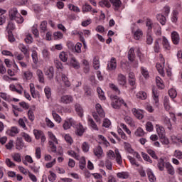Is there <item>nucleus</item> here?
Returning <instances> with one entry per match:
<instances>
[{
    "mask_svg": "<svg viewBox=\"0 0 182 182\" xmlns=\"http://www.w3.org/2000/svg\"><path fill=\"white\" fill-rule=\"evenodd\" d=\"M48 144L50 146V151L52 153H55L56 151V144H59V140L56 138V136L53 134V132H48Z\"/></svg>",
    "mask_w": 182,
    "mask_h": 182,
    "instance_id": "nucleus-1",
    "label": "nucleus"
},
{
    "mask_svg": "<svg viewBox=\"0 0 182 182\" xmlns=\"http://www.w3.org/2000/svg\"><path fill=\"white\" fill-rule=\"evenodd\" d=\"M111 105L113 109H119L122 107V105L125 106V107H127V104L124 102V100L122 98L119 97L117 95H111Z\"/></svg>",
    "mask_w": 182,
    "mask_h": 182,
    "instance_id": "nucleus-2",
    "label": "nucleus"
},
{
    "mask_svg": "<svg viewBox=\"0 0 182 182\" xmlns=\"http://www.w3.org/2000/svg\"><path fill=\"white\" fill-rule=\"evenodd\" d=\"M114 153H115V155H114ZM107 157L109 159V160H114V159H116V161L117 164H122V163H123L122 155L120 154V152L117 149L114 150V152L112 150H109L107 152Z\"/></svg>",
    "mask_w": 182,
    "mask_h": 182,
    "instance_id": "nucleus-3",
    "label": "nucleus"
},
{
    "mask_svg": "<svg viewBox=\"0 0 182 182\" xmlns=\"http://www.w3.org/2000/svg\"><path fill=\"white\" fill-rule=\"evenodd\" d=\"M132 113L139 120H141L143 117H144V111L142 109H139L136 108H133L132 109Z\"/></svg>",
    "mask_w": 182,
    "mask_h": 182,
    "instance_id": "nucleus-4",
    "label": "nucleus"
},
{
    "mask_svg": "<svg viewBox=\"0 0 182 182\" xmlns=\"http://www.w3.org/2000/svg\"><path fill=\"white\" fill-rule=\"evenodd\" d=\"M60 103H64V105H70V103H73V97L71 95H63L60 99Z\"/></svg>",
    "mask_w": 182,
    "mask_h": 182,
    "instance_id": "nucleus-5",
    "label": "nucleus"
},
{
    "mask_svg": "<svg viewBox=\"0 0 182 182\" xmlns=\"http://www.w3.org/2000/svg\"><path fill=\"white\" fill-rule=\"evenodd\" d=\"M29 87L32 97L33 99H38V97H39L40 96V94L39 91H36V90L35 89V85L33 83H30Z\"/></svg>",
    "mask_w": 182,
    "mask_h": 182,
    "instance_id": "nucleus-6",
    "label": "nucleus"
},
{
    "mask_svg": "<svg viewBox=\"0 0 182 182\" xmlns=\"http://www.w3.org/2000/svg\"><path fill=\"white\" fill-rule=\"evenodd\" d=\"M44 73H45L46 76H47L48 79L51 80V79H53V75L55 73V70L53 69V67H49L44 70Z\"/></svg>",
    "mask_w": 182,
    "mask_h": 182,
    "instance_id": "nucleus-7",
    "label": "nucleus"
},
{
    "mask_svg": "<svg viewBox=\"0 0 182 182\" xmlns=\"http://www.w3.org/2000/svg\"><path fill=\"white\" fill-rule=\"evenodd\" d=\"M73 125H75V120H73L72 118H69L65 120L63 127L64 130H69L70 127Z\"/></svg>",
    "mask_w": 182,
    "mask_h": 182,
    "instance_id": "nucleus-8",
    "label": "nucleus"
},
{
    "mask_svg": "<svg viewBox=\"0 0 182 182\" xmlns=\"http://www.w3.org/2000/svg\"><path fill=\"white\" fill-rule=\"evenodd\" d=\"M9 89L11 92H16L18 95H22V93H23V87H22L21 84H18V89H17L14 84L9 85Z\"/></svg>",
    "mask_w": 182,
    "mask_h": 182,
    "instance_id": "nucleus-9",
    "label": "nucleus"
},
{
    "mask_svg": "<svg viewBox=\"0 0 182 182\" xmlns=\"http://www.w3.org/2000/svg\"><path fill=\"white\" fill-rule=\"evenodd\" d=\"M171 38L173 45H178L180 43V35L176 31H173L171 34Z\"/></svg>",
    "mask_w": 182,
    "mask_h": 182,
    "instance_id": "nucleus-10",
    "label": "nucleus"
},
{
    "mask_svg": "<svg viewBox=\"0 0 182 182\" xmlns=\"http://www.w3.org/2000/svg\"><path fill=\"white\" fill-rule=\"evenodd\" d=\"M116 68H117V62L116 58L112 57L107 64V69L108 70H114Z\"/></svg>",
    "mask_w": 182,
    "mask_h": 182,
    "instance_id": "nucleus-11",
    "label": "nucleus"
},
{
    "mask_svg": "<svg viewBox=\"0 0 182 182\" xmlns=\"http://www.w3.org/2000/svg\"><path fill=\"white\" fill-rule=\"evenodd\" d=\"M93 153L97 159H102L103 156V149H102V146H97L94 148Z\"/></svg>",
    "mask_w": 182,
    "mask_h": 182,
    "instance_id": "nucleus-12",
    "label": "nucleus"
},
{
    "mask_svg": "<svg viewBox=\"0 0 182 182\" xmlns=\"http://www.w3.org/2000/svg\"><path fill=\"white\" fill-rule=\"evenodd\" d=\"M117 82L120 86H125L126 83H127V78L126 77V75L119 74L117 77Z\"/></svg>",
    "mask_w": 182,
    "mask_h": 182,
    "instance_id": "nucleus-13",
    "label": "nucleus"
},
{
    "mask_svg": "<svg viewBox=\"0 0 182 182\" xmlns=\"http://www.w3.org/2000/svg\"><path fill=\"white\" fill-rule=\"evenodd\" d=\"M156 130L159 137H163L164 135H166V130L164 129V127H163V126L160 124H156Z\"/></svg>",
    "mask_w": 182,
    "mask_h": 182,
    "instance_id": "nucleus-14",
    "label": "nucleus"
},
{
    "mask_svg": "<svg viewBox=\"0 0 182 182\" xmlns=\"http://www.w3.org/2000/svg\"><path fill=\"white\" fill-rule=\"evenodd\" d=\"M124 120L130 127H136V122L130 116H125Z\"/></svg>",
    "mask_w": 182,
    "mask_h": 182,
    "instance_id": "nucleus-15",
    "label": "nucleus"
},
{
    "mask_svg": "<svg viewBox=\"0 0 182 182\" xmlns=\"http://www.w3.org/2000/svg\"><path fill=\"white\" fill-rule=\"evenodd\" d=\"M159 96H160V94L155 89L152 90V98L154 100V104L155 106H159Z\"/></svg>",
    "mask_w": 182,
    "mask_h": 182,
    "instance_id": "nucleus-16",
    "label": "nucleus"
},
{
    "mask_svg": "<svg viewBox=\"0 0 182 182\" xmlns=\"http://www.w3.org/2000/svg\"><path fill=\"white\" fill-rule=\"evenodd\" d=\"M19 13H18V9L16 8H13L9 11V18L11 21H15Z\"/></svg>",
    "mask_w": 182,
    "mask_h": 182,
    "instance_id": "nucleus-17",
    "label": "nucleus"
},
{
    "mask_svg": "<svg viewBox=\"0 0 182 182\" xmlns=\"http://www.w3.org/2000/svg\"><path fill=\"white\" fill-rule=\"evenodd\" d=\"M98 141L100 144H103L105 147H109L110 146V143L107 141V139L103 135H98Z\"/></svg>",
    "mask_w": 182,
    "mask_h": 182,
    "instance_id": "nucleus-18",
    "label": "nucleus"
},
{
    "mask_svg": "<svg viewBox=\"0 0 182 182\" xmlns=\"http://www.w3.org/2000/svg\"><path fill=\"white\" fill-rule=\"evenodd\" d=\"M136 99L139 100H146L147 99V93L144 91H139L135 95Z\"/></svg>",
    "mask_w": 182,
    "mask_h": 182,
    "instance_id": "nucleus-19",
    "label": "nucleus"
},
{
    "mask_svg": "<svg viewBox=\"0 0 182 182\" xmlns=\"http://www.w3.org/2000/svg\"><path fill=\"white\" fill-rule=\"evenodd\" d=\"M95 109L100 117L102 118L105 117L106 114L105 113V111L103 110V108L100 104H97L95 105Z\"/></svg>",
    "mask_w": 182,
    "mask_h": 182,
    "instance_id": "nucleus-20",
    "label": "nucleus"
},
{
    "mask_svg": "<svg viewBox=\"0 0 182 182\" xmlns=\"http://www.w3.org/2000/svg\"><path fill=\"white\" fill-rule=\"evenodd\" d=\"M33 77V73L31 70L24 71L23 73V80H31Z\"/></svg>",
    "mask_w": 182,
    "mask_h": 182,
    "instance_id": "nucleus-21",
    "label": "nucleus"
},
{
    "mask_svg": "<svg viewBox=\"0 0 182 182\" xmlns=\"http://www.w3.org/2000/svg\"><path fill=\"white\" fill-rule=\"evenodd\" d=\"M165 168L168 173H169L171 176H174V167L173 166V165H171V164H170L169 162L166 163Z\"/></svg>",
    "mask_w": 182,
    "mask_h": 182,
    "instance_id": "nucleus-22",
    "label": "nucleus"
},
{
    "mask_svg": "<svg viewBox=\"0 0 182 182\" xmlns=\"http://www.w3.org/2000/svg\"><path fill=\"white\" fill-rule=\"evenodd\" d=\"M162 45L165 50H170L171 49V46H170V42L165 36L162 37Z\"/></svg>",
    "mask_w": 182,
    "mask_h": 182,
    "instance_id": "nucleus-23",
    "label": "nucleus"
},
{
    "mask_svg": "<svg viewBox=\"0 0 182 182\" xmlns=\"http://www.w3.org/2000/svg\"><path fill=\"white\" fill-rule=\"evenodd\" d=\"M178 11L177 10H173L171 15V21L173 23H177L178 21Z\"/></svg>",
    "mask_w": 182,
    "mask_h": 182,
    "instance_id": "nucleus-24",
    "label": "nucleus"
},
{
    "mask_svg": "<svg viewBox=\"0 0 182 182\" xmlns=\"http://www.w3.org/2000/svg\"><path fill=\"white\" fill-rule=\"evenodd\" d=\"M70 65L74 69H80V63L76 60L75 58H72L70 60Z\"/></svg>",
    "mask_w": 182,
    "mask_h": 182,
    "instance_id": "nucleus-25",
    "label": "nucleus"
},
{
    "mask_svg": "<svg viewBox=\"0 0 182 182\" xmlns=\"http://www.w3.org/2000/svg\"><path fill=\"white\" fill-rule=\"evenodd\" d=\"M86 132V128L83 127V125L79 124L77 125V129L75 131L76 134L78 136H83V133Z\"/></svg>",
    "mask_w": 182,
    "mask_h": 182,
    "instance_id": "nucleus-26",
    "label": "nucleus"
},
{
    "mask_svg": "<svg viewBox=\"0 0 182 182\" xmlns=\"http://www.w3.org/2000/svg\"><path fill=\"white\" fill-rule=\"evenodd\" d=\"M128 59L130 62H134V59H136V55H134V48H131L128 51Z\"/></svg>",
    "mask_w": 182,
    "mask_h": 182,
    "instance_id": "nucleus-27",
    "label": "nucleus"
},
{
    "mask_svg": "<svg viewBox=\"0 0 182 182\" xmlns=\"http://www.w3.org/2000/svg\"><path fill=\"white\" fill-rule=\"evenodd\" d=\"M134 38L136 41H140L141 38H143V31L141 29L134 31Z\"/></svg>",
    "mask_w": 182,
    "mask_h": 182,
    "instance_id": "nucleus-28",
    "label": "nucleus"
},
{
    "mask_svg": "<svg viewBox=\"0 0 182 182\" xmlns=\"http://www.w3.org/2000/svg\"><path fill=\"white\" fill-rule=\"evenodd\" d=\"M146 173H147V176L149 181L151 182L156 181V176H154V173H153V171H151V169L147 168Z\"/></svg>",
    "mask_w": 182,
    "mask_h": 182,
    "instance_id": "nucleus-29",
    "label": "nucleus"
},
{
    "mask_svg": "<svg viewBox=\"0 0 182 182\" xmlns=\"http://www.w3.org/2000/svg\"><path fill=\"white\" fill-rule=\"evenodd\" d=\"M36 75L38 77L40 83H45V77L43 76V72L41 70L38 69L36 70Z\"/></svg>",
    "mask_w": 182,
    "mask_h": 182,
    "instance_id": "nucleus-30",
    "label": "nucleus"
},
{
    "mask_svg": "<svg viewBox=\"0 0 182 182\" xmlns=\"http://www.w3.org/2000/svg\"><path fill=\"white\" fill-rule=\"evenodd\" d=\"M156 68L161 76H164V64L160 63H156Z\"/></svg>",
    "mask_w": 182,
    "mask_h": 182,
    "instance_id": "nucleus-31",
    "label": "nucleus"
},
{
    "mask_svg": "<svg viewBox=\"0 0 182 182\" xmlns=\"http://www.w3.org/2000/svg\"><path fill=\"white\" fill-rule=\"evenodd\" d=\"M59 58L62 62H68L69 53L68 52L62 51L59 55Z\"/></svg>",
    "mask_w": 182,
    "mask_h": 182,
    "instance_id": "nucleus-32",
    "label": "nucleus"
},
{
    "mask_svg": "<svg viewBox=\"0 0 182 182\" xmlns=\"http://www.w3.org/2000/svg\"><path fill=\"white\" fill-rule=\"evenodd\" d=\"M53 38L54 41H60L63 38V33L60 31H55L53 34Z\"/></svg>",
    "mask_w": 182,
    "mask_h": 182,
    "instance_id": "nucleus-33",
    "label": "nucleus"
},
{
    "mask_svg": "<svg viewBox=\"0 0 182 182\" xmlns=\"http://www.w3.org/2000/svg\"><path fill=\"white\" fill-rule=\"evenodd\" d=\"M88 124L90 126L93 130H99V127H97V124H96V122L92 119L91 117H88Z\"/></svg>",
    "mask_w": 182,
    "mask_h": 182,
    "instance_id": "nucleus-34",
    "label": "nucleus"
},
{
    "mask_svg": "<svg viewBox=\"0 0 182 182\" xmlns=\"http://www.w3.org/2000/svg\"><path fill=\"white\" fill-rule=\"evenodd\" d=\"M75 112L77 113L80 117H83V108L79 104L75 105Z\"/></svg>",
    "mask_w": 182,
    "mask_h": 182,
    "instance_id": "nucleus-35",
    "label": "nucleus"
},
{
    "mask_svg": "<svg viewBox=\"0 0 182 182\" xmlns=\"http://www.w3.org/2000/svg\"><path fill=\"white\" fill-rule=\"evenodd\" d=\"M61 79L65 86H66V87H70L71 86L70 81H69V78H68V77L65 74H63L61 75Z\"/></svg>",
    "mask_w": 182,
    "mask_h": 182,
    "instance_id": "nucleus-36",
    "label": "nucleus"
},
{
    "mask_svg": "<svg viewBox=\"0 0 182 182\" xmlns=\"http://www.w3.org/2000/svg\"><path fill=\"white\" fill-rule=\"evenodd\" d=\"M11 157L14 161H16V163H21L22 161V156L21 154L19 153H14L11 155Z\"/></svg>",
    "mask_w": 182,
    "mask_h": 182,
    "instance_id": "nucleus-37",
    "label": "nucleus"
},
{
    "mask_svg": "<svg viewBox=\"0 0 182 182\" xmlns=\"http://www.w3.org/2000/svg\"><path fill=\"white\" fill-rule=\"evenodd\" d=\"M164 106L165 107V110L168 112L170 109H171V105H170V100H168V97H165L164 100Z\"/></svg>",
    "mask_w": 182,
    "mask_h": 182,
    "instance_id": "nucleus-38",
    "label": "nucleus"
},
{
    "mask_svg": "<svg viewBox=\"0 0 182 182\" xmlns=\"http://www.w3.org/2000/svg\"><path fill=\"white\" fill-rule=\"evenodd\" d=\"M97 92L98 93V97L100 99V100H106V96H105V92H103V90L102 88L97 87Z\"/></svg>",
    "mask_w": 182,
    "mask_h": 182,
    "instance_id": "nucleus-39",
    "label": "nucleus"
},
{
    "mask_svg": "<svg viewBox=\"0 0 182 182\" xmlns=\"http://www.w3.org/2000/svg\"><path fill=\"white\" fill-rule=\"evenodd\" d=\"M134 136L136 137H143L144 136V130L141 129V127H139L134 132Z\"/></svg>",
    "mask_w": 182,
    "mask_h": 182,
    "instance_id": "nucleus-40",
    "label": "nucleus"
},
{
    "mask_svg": "<svg viewBox=\"0 0 182 182\" xmlns=\"http://www.w3.org/2000/svg\"><path fill=\"white\" fill-rule=\"evenodd\" d=\"M156 19L160 22L161 25H166V16H163V14H157Z\"/></svg>",
    "mask_w": 182,
    "mask_h": 182,
    "instance_id": "nucleus-41",
    "label": "nucleus"
},
{
    "mask_svg": "<svg viewBox=\"0 0 182 182\" xmlns=\"http://www.w3.org/2000/svg\"><path fill=\"white\" fill-rule=\"evenodd\" d=\"M93 68L96 70H97L100 68V61H99V58L95 57L93 58Z\"/></svg>",
    "mask_w": 182,
    "mask_h": 182,
    "instance_id": "nucleus-42",
    "label": "nucleus"
},
{
    "mask_svg": "<svg viewBox=\"0 0 182 182\" xmlns=\"http://www.w3.org/2000/svg\"><path fill=\"white\" fill-rule=\"evenodd\" d=\"M156 82L159 89H164V82H163V80H161L160 77H156Z\"/></svg>",
    "mask_w": 182,
    "mask_h": 182,
    "instance_id": "nucleus-43",
    "label": "nucleus"
},
{
    "mask_svg": "<svg viewBox=\"0 0 182 182\" xmlns=\"http://www.w3.org/2000/svg\"><path fill=\"white\" fill-rule=\"evenodd\" d=\"M82 65L84 66L85 73H88L89 70H90V65H89V61H87V60H82Z\"/></svg>",
    "mask_w": 182,
    "mask_h": 182,
    "instance_id": "nucleus-44",
    "label": "nucleus"
},
{
    "mask_svg": "<svg viewBox=\"0 0 182 182\" xmlns=\"http://www.w3.org/2000/svg\"><path fill=\"white\" fill-rule=\"evenodd\" d=\"M31 32L35 38H39V30H38V26L36 24L33 25L31 28Z\"/></svg>",
    "mask_w": 182,
    "mask_h": 182,
    "instance_id": "nucleus-45",
    "label": "nucleus"
},
{
    "mask_svg": "<svg viewBox=\"0 0 182 182\" xmlns=\"http://www.w3.org/2000/svg\"><path fill=\"white\" fill-rule=\"evenodd\" d=\"M173 156L176 159H178V160H182V151L180 149H176L173 151Z\"/></svg>",
    "mask_w": 182,
    "mask_h": 182,
    "instance_id": "nucleus-46",
    "label": "nucleus"
},
{
    "mask_svg": "<svg viewBox=\"0 0 182 182\" xmlns=\"http://www.w3.org/2000/svg\"><path fill=\"white\" fill-rule=\"evenodd\" d=\"M52 116H53L55 122H56L57 123L62 122V117H60V115L58 114L55 111H53Z\"/></svg>",
    "mask_w": 182,
    "mask_h": 182,
    "instance_id": "nucleus-47",
    "label": "nucleus"
},
{
    "mask_svg": "<svg viewBox=\"0 0 182 182\" xmlns=\"http://www.w3.org/2000/svg\"><path fill=\"white\" fill-rule=\"evenodd\" d=\"M68 9H70V11H72L73 12H76L77 14L80 12V9H79V7H77L72 4H68Z\"/></svg>",
    "mask_w": 182,
    "mask_h": 182,
    "instance_id": "nucleus-48",
    "label": "nucleus"
},
{
    "mask_svg": "<svg viewBox=\"0 0 182 182\" xmlns=\"http://www.w3.org/2000/svg\"><path fill=\"white\" fill-rule=\"evenodd\" d=\"M120 127L123 129L124 132L128 134V136H132V131L127 127V125L124 124V123L120 124Z\"/></svg>",
    "mask_w": 182,
    "mask_h": 182,
    "instance_id": "nucleus-49",
    "label": "nucleus"
},
{
    "mask_svg": "<svg viewBox=\"0 0 182 182\" xmlns=\"http://www.w3.org/2000/svg\"><path fill=\"white\" fill-rule=\"evenodd\" d=\"M68 156L73 157V159H75V160H79L80 159L79 154L77 152H75V151L70 150L68 151Z\"/></svg>",
    "mask_w": 182,
    "mask_h": 182,
    "instance_id": "nucleus-50",
    "label": "nucleus"
},
{
    "mask_svg": "<svg viewBox=\"0 0 182 182\" xmlns=\"http://www.w3.org/2000/svg\"><path fill=\"white\" fill-rule=\"evenodd\" d=\"M99 5L102 8H110V3L107 0H102L100 1Z\"/></svg>",
    "mask_w": 182,
    "mask_h": 182,
    "instance_id": "nucleus-51",
    "label": "nucleus"
},
{
    "mask_svg": "<svg viewBox=\"0 0 182 182\" xmlns=\"http://www.w3.org/2000/svg\"><path fill=\"white\" fill-rule=\"evenodd\" d=\"M109 1L113 4V6L115 7V9H119L122 5V1L120 0H109Z\"/></svg>",
    "mask_w": 182,
    "mask_h": 182,
    "instance_id": "nucleus-52",
    "label": "nucleus"
},
{
    "mask_svg": "<svg viewBox=\"0 0 182 182\" xmlns=\"http://www.w3.org/2000/svg\"><path fill=\"white\" fill-rule=\"evenodd\" d=\"M154 33L156 36H161V27L159 24H154Z\"/></svg>",
    "mask_w": 182,
    "mask_h": 182,
    "instance_id": "nucleus-53",
    "label": "nucleus"
},
{
    "mask_svg": "<svg viewBox=\"0 0 182 182\" xmlns=\"http://www.w3.org/2000/svg\"><path fill=\"white\" fill-rule=\"evenodd\" d=\"M160 43L159 42V39L156 40L154 44V50L156 53H159L160 52Z\"/></svg>",
    "mask_w": 182,
    "mask_h": 182,
    "instance_id": "nucleus-54",
    "label": "nucleus"
},
{
    "mask_svg": "<svg viewBox=\"0 0 182 182\" xmlns=\"http://www.w3.org/2000/svg\"><path fill=\"white\" fill-rule=\"evenodd\" d=\"M33 134L37 140H39V139L41 138L42 136H43V132L42 131H39L38 129L33 130Z\"/></svg>",
    "mask_w": 182,
    "mask_h": 182,
    "instance_id": "nucleus-55",
    "label": "nucleus"
},
{
    "mask_svg": "<svg viewBox=\"0 0 182 182\" xmlns=\"http://www.w3.org/2000/svg\"><path fill=\"white\" fill-rule=\"evenodd\" d=\"M35 157L37 159V160L41 159V158L42 157V151L41 149V147L36 148Z\"/></svg>",
    "mask_w": 182,
    "mask_h": 182,
    "instance_id": "nucleus-56",
    "label": "nucleus"
},
{
    "mask_svg": "<svg viewBox=\"0 0 182 182\" xmlns=\"http://www.w3.org/2000/svg\"><path fill=\"white\" fill-rule=\"evenodd\" d=\"M18 48L21 50V52H22V53H23V55H28V50L25 45L19 44Z\"/></svg>",
    "mask_w": 182,
    "mask_h": 182,
    "instance_id": "nucleus-57",
    "label": "nucleus"
},
{
    "mask_svg": "<svg viewBox=\"0 0 182 182\" xmlns=\"http://www.w3.org/2000/svg\"><path fill=\"white\" fill-rule=\"evenodd\" d=\"M48 29V22L47 21H42L40 24V30L41 32H46Z\"/></svg>",
    "mask_w": 182,
    "mask_h": 182,
    "instance_id": "nucleus-58",
    "label": "nucleus"
},
{
    "mask_svg": "<svg viewBox=\"0 0 182 182\" xmlns=\"http://www.w3.org/2000/svg\"><path fill=\"white\" fill-rule=\"evenodd\" d=\"M168 95L171 99H176L177 97V91L174 88H171L168 91Z\"/></svg>",
    "mask_w": 182,
    "mask_h": 182,
    "instance_id": "nucleus-59",
    "label": "nucleus"
},
{
    "mask_svg": "<svg viewBox=\"0 0 182 182\" xmlns=\"http://www.w3.org/2000/svg\"><path fill=\"white\" fill-rule=\"evenodd\" d=\"M14 29H15V24H14L12 21H10L8 23L7 29H6L8 33H12V31H14Z\"/></svg>",
    "mask_w": 182,
    "mask_h": 182,
    "instance_id": "nucleus-60",
    "label": "nucleus"
},
{
    "mask_svg": "<svg viewBox=\"0 0 182 182\" xmlns=\"http://www.w3.org/2000/svg\"><path fill=\"white\" fill-rule=\"evenodd\" d=\"M63 137L65 139L66 143H68V144H73V139H72V136H70V135L66 134L65 135H63Z\"/></svg>",
    "mask_w": 182,
    "mask_h": 182,
    "instance_id": "nucleus-61",
    "label": "nucleus"
},
{
    "mask_svg": "<svg viewBox=\"0 0 182 182\" xmlns=\"http://www.w3.org/2000/svg\"><path fill=\"white\" fill-rule=\"evenodd\" d=\"M117 132L121 139H122L123 140H127V135H126V134L124 133V132H123V129H122V128H119Z\"/></svg>",
    "mask_w": 182,
    "mask_h": 182,
    "instance_id": "nucleus-62",
    "label": "nucleus"
},
{
    "mask_svg": "<svg viewBox=\"0 0 182 182\" xmlns=\"http://www.w3.org/2000/svg\"><path fill=\"white\" fill-rule=\"evenodd\" d=\"M31 57L33 59V63H35L36 65V63H38V52H36V50H33L32 51V54H31Z\"/></svg>",
    "mask_w": 182,
    "mask_h": 182,
    "instance_id": "nucleus-63",
    "label": "nucleus"
},
{
    "mask_svg": "<svg viewBox=\"0 0 182 182\" xmlns=\"http://www.w3.org/2000/svg\"><path fill=\"white\" fill-rule=\"evenodd\" d=\"M118 178H129V173L127 172H119L117 174Z\"/></svg>",
    "mask_w": 182,
    "mask_h": 182,
    "instance_id": "nucleus-64",
    "label": "nucleus"
}]
</instances>
